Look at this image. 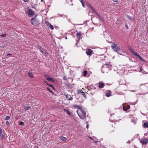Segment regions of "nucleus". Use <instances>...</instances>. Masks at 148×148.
<instances>
[{
	"label": "nucleus",
	"instance_id": "nucleus-1",
	"mask_svg": "<svg viewBox=\"0 0 148 148\" xmlns=\"http://www.w3.org/2000/svg\"><path fill=\"white\" fill-rule=\"evenodd\" d=\"M78 115L81 119H84L86 117V113L82 108H80L77 111Z\"/></svg>",
	"mask_w": 148,
	"mask_h": 148
},
{
	"label": "nucleus",
	"instance_id": "nucleus-23",
	"mask_svg": "<svg viewBox=\"0 0 148 148\" xmlns=\"http://www.w3.org/2000/svg\"><path fill=\"white\" fill-rule=\"evenodd\" d=\"M109 93H107L106 94V96L107 97H109L110 96V93H111V91L110 90L109 91Z\"/></svg>",
	"mask_w": 148,
	"mask_h": 148
},
{
	"label": "nucleus",
	"instance_id": "nucleus-36",
	"mask_svg": "<svg viewBox=\"0 0 148 148\" xmlns=\"http://www.w3.org/2000/svg\"><path fill=\"white\" fill-rule=\"evenodd\" d=\"M82 5L84 7H85V5H84V3H82Z\"/></svg>",
	"mask_w": 148,
	"mask_h": 148
},
{
	"label": "nucleus",
	"instance_id": "nucleus-49",
	"mask_svg": "<svg viewBox=\"0 0 148 148\" xmlns=\"http://www.w3.org/2000/svg\"><path fill=\"white\" fill-rule=\"evenodd\" d=\"M90 138L91 139H92V137H90Z\"/></svg>",
	"mask_w": 148,
	"mask_h": 148
},
{
	"label": "nucleus",
	"instance_id": "nucleus-27",
	"mask_svg": "<svg viewBox=\"0 0 148 148\" xmlns=\"http://www.w3.org/2000/svg\"><path fill=\"white\" fill-rule=\"evenodd\" d=\"M10 118V116L8 115L6 116L5 119V120H8Z\"/></svg>",
	"mask_w": 148,
	"mask_h": 148
},
{
	"label": "nucleus",
	"instance_id": "nucleus-25",
	"mask_svg": "<svg viewBox=\"0 0 148 148\" xmlns=\"http://www.w3.org/2000/svg\"><path fill=\"white\" fill-rule=\"evenodd\" d=\"M0 135L2 137H3L4 136L2 134V131L1 129L0 128Z\"/></svg>",
	"mask_w": 148,
	"mask_h": 148
},
{
	"label": "nucleus",
	"instance_id": "nucleus-32",
	"mask_svg": "<svg viewBox=\"0 0 148 148\" xmlns=\"http://www.w3.org/2000/svg\"><path fill=\"white\" fill-rule=\"evenodd\" d=\"M44 82L45 83H46V84L47 85H48H48H49V84L46 81H44Z\"/></svg>",
	"mask_w": 148,
	"mask_h": 148
},
{
	"label": "nucleus",
	"instance_id": "nucleus-46",
	"mask_svg": "<svg viewBox=\"0 0 148 148\" xmlns=\"http://www.w3.org/2000/svg\"><path fill=\"white\" fill-rule=\"evenodd\" d=\"M80 2H81L82 3H84V2H83L82 0H81L80 1Z\"/></svg>",
	"mask_w": 148,
	"mask_h": 148
},
{
	"label": "nucleus",
	"instance_id": "nucleus-48",
	"mask_svg": "<svg viewBox=\"0 0 148 148\" xmlns=\"http://www.w3.org/2000/svg\"><path fill=\"white\" fill-rule=\"evenodd\" d=\"M130 143V141H128V142H127V143Z\"/></svg>",
	"mask_w": 148,
	"mask_h": 148
},
{
	"label": "nucleus",
	"instance_id": "nucleus-14",
	"mask_svg": "<svg viewBox=\"0 0 148 148\" xmlns=\"http://www.w3.org/2000/svg\"><path fill=\"white\" fill-rule=\"evenodd\" d=\"M60 138L63 141H66L67 140L66 138L63 136L60 137Z\"/></svg>",
	"mask_w": 148,
	"mask_h": 148
},
{
	"label": "nucleus",
	"instance_id": "nucleus-3",
	"mask_svg": "<svg viewBox=\"0 0 148 148\" xmlns=\"http://www.w3.org/2000/svg\"><path fill=\"white\" fill-rule=\"evenodd\" d=\"M44 76L49 81H51L53 82H54V80L53 78L51 77L49 75H45Z\"/></svg>",
	"mask_w": 148,
	"mask_h": 148
},
{
	"label": "nucleus",
	"instance_id": "nucleus-18",
	"mask_svg": "<svg viewBox=\"0 0 148 148\" xmlns=\"http://www.w3.org/2000/svg\"><path fill=\"white\" fill-rule=\"evenodd\" d=\"M79 93H82V95H83V96H84L85 97V98H86V95H85L84 92H83V91H82V90H80V91L79 92Z\"/></svg>",
	"mask_w": 148,
	"mask_h": 148
},
{
	"label": "nucleus",
	"instance_id": "nucleus-47",
	"mask_svg": "<svg viewBox=\"0 0 148 148\" xmlns=\"http://www.w3.org/2000/svg\"><path fill=\"white\" fill-rule=\"evenodd\" d=\"M141 71H142V69H140V70L139 71V72H141Z\"/></svg>",
	"mask_w": 148,
	"mask_h": 148
},
{
	"label": "nucleus",
	"instance_id": "nucleus-9",
	"mask_svg": "<svg viewBox=\"0 0 148 148\" xmlns=\"http://www.w3.org/2000/svg\"><path fill=\"white\" fill-rule=\"evenodd\" d=\"M66 97L68 100L72 101L73 100L72 98L71 97V96L69 95H66Z\"/></svg>",
	"mask_w": 148,
	"mask_h": 148
},
{
	"label": "nucleus",
	"instance_id": "nucleus-35",
	"mask_svg": "<svg viewBox=\"0 0 148 148\" xmlns=\"http://www.w3.org/2000/svg\"><path fill=\"white\" fill-rule=\"evenodd\" d=\"M6 35V34H2L1 36L2 37H4Z\"/></svg>",
	"mask_w": 148,
	"mask_h": 148
},
{
	"label": "nucleus",
	"instance_id": "nucleus-24",
	"mask_svg": "<svg viewBox=\"0 0 148 148\" xmlns=\"http://www.w3.org/2000/svg\"><path fill=\"white\" fill-rule=\"evenodd\" d=\"M123 107V110H124L125 111H126L127 110V108H126L125 107V106L123 104L122 105Z\"/></svg>",
	"mask_w": 148,
	"mask_h": 148
},
{
	"label": "nucleus",
	"instance_id": "nucleus-21",
	"mask_svg": "<svg viewBox=\"0 0 148 148\" xmlns=\"http://www.w3.org/2000/svg\"><path fill=\"white\" fill-rule=\"evenodd\" d=\"M30 107V106H24V108L26 110H29Z\"/></svg>",
	"mask_w": 148,
	"mask_h": 148
},
{
	"label": "nucleus",
	"instance_id": "nucleus-26",
	"mask_svg": "<svg viewBox=\"0 0 148 148\" xmlns=\"http://www.w3.org/2000/svg\"><path fill=\"white\" fill-rule=\"evenodd\" d=\"M87 71H84L83 72V75L84 76H85L87 74Z\"/></svg>",
	"mask_w": 148,
	"mask_h": 148
},
{
	"label": "nucleus",
	"instance_id": "nucleus-4",
	"mask_svg": "<svg viewBox=\"0 0 148 148\" xmlns=\"http://www.w3.org/2000/svg\"><path fill=\"white\" fill-rule=\"evenodd\" d=\"M140 142L142 144L145 145L148 143V140L145 138H143L141 139Z\"/></svg>",
	"mask_w": 148,
	"mask_h": 148
},
{
	"label": "nucleus",
	"instance_id": "nucleus-37",
	"mask_svg": "<svg viewBox=\"0 0 148 148\" xmlns=\"http://www.w3.org/2000/svg\"><path fill=\"white\" fill-rule=\"evenodd\" d=\"M129 50L132 53V50H134L132 49H129Z\"/></svg>",
	"mask_w": 148,
	"mask_h": 148
},
{
	"label": "nucleus",
	"instance_id": "nucleus-38",
	"mask_svg": "<svg viewBox=\"0 0 148 148\" xmlns=\"http://www.w3.org/2000/svg\"><path fill=\"white\" fill-rule=\"evenodd\" d=\"M86 87L88 89V90H90V89L89 87L88 86H87V87Z\"/></svg>",
	"mask_w": 148,
	"mask_h": 148
},
{
	"label": "nucleus",
	"instance_id": "nucleus-31",
	"mask_svg": "<svg viewBox=\"0 0 148 148\" xmlns=\"http://www.w3.org/2000/svg\"><path fill=\"white\" fill-rule=\"evenodd\" d=\"M138 57L140 60H142L143 61H144V60L139 55V56H138Z\"/></svg>",
	"mask_w": 148,
	"mask_h": 148
},
{
	"label": "nucleus",
	"instance_id": "nucleus-29",
	"mask_svg": "<svg viewBox=\"0 0 148 148\" xmlns=\"http://www.w3.org/2000/svg\"><path fill=\"white\" fill-rule=\"evenodd\" d=\"M105 65H106L108 67H109L111 66L110 64H109L108 63L106 64Z\"/></svg>",
	"mask_w": 148,
	"mask_h": 148
},
{
	"label": "nucleus",
	"instance_id": "nucleus-19",
	"mask_svg": "<svg viewBox=\"0 0 148 148\" xmlns=\"http://www.w3.org/2000/svg\"><path fill=\"white\" fill-rule=\"evenodd\" d=\"M76 35L77 37L80 38L81 35V32H79L77 33Z\"/></svg>",
	"mask_w": 148,
	"mask_h": 148
},
{
	"label": "nucleus",
	"instance_id": "nucleus-41",
	"mask_svg": "<svg viewBox=\"0 0 148 148\" xmlns=\"http://www.w3.org/2000/svg\"><path fill=\"white\" fill-rule=\"evenodd\" d=\"M125 27L127 29H128V26L127 25H125Z\"/></svg>",
	"mask_w": 148,
	"mask_h": 148
},
{
	"label": "nucleus",
	"instance_id": "nucleus-6",
	"mask_svg": "<svg viewBox=\"0 0 148 148\" xmlns=\"http://www.w3.org/2000/svg\"><path fill=\"white\" fill-rule=\"evenodd\" d=\"M86 52L87 55L89 56L91 55L92 54V51L90 49L86 50Z\"/></svg>",
	"mask_w": 148,
	"mask_h": 148
},
{
	"label": "nucleus",
	"instance_id": "nucleus-13",
	"mask_svg": "<svg viewBox=\"0 0 148 148\" xmlns=\"http://www.w3.org/2000/svg\"><path fill=\"white\" fill-rule=\"evenodd\" d=\"M28 75L31 78H33L34 77L32 73L29 72L28 73Z\"/></svg>",
	"mask_w": 148,
	"mask_h": 148
},
{
	"label": "nucleus",
	"instance_id": "nucleus-43",
	"mask_svg": "<svg viewBox=\"0 0 148 148\" xmlns=\"http://www.w3.org/2000/svg\"><path fill=\"white\" fill-rule=\"evenodd\" d=\"M12 55V54H7V56H11Z\"/></svg>",
	"mask_w": 148,
	"mask_h": 148
},
{
	"label": "nucleus",
	"instance_id": "nucleus-34",
	"mask_svg": "<svg viewBox=\"0 0 148 148\" xmlns=\"http://www.w3.org/2000/svg\"><path fill=\"white\" fill-rule=\"evenodd\" d=\"M9 124V123L8 121H6V125H8Z\"/></svg>",
	"mask_w": 148,
	"mask_h": 148
},
{
	"label": "nucleus",
	"instance_id": "nucleus-20",
	"mask_svg": "<svg viewBox=\"0 0 148 148\" xmlns=\"http://www.w3.org/2000/svg\"><path fill=\"white\" fill-rule=\"evenodd\" d=\"M144 126L145 127L147 128L148 127V123L147 122H146L144 123Z\"/></svg>",
	"mask_w": 148,
	"mask_h": 148
},
{
	"label": "nucleus",
	"instance_id": "nucleus-50",
	"mask_svg": "<svg viewBox=\"0 0 148 148\" xmlns=\"http://www.w3.org/2000/svg\"><path fill=\"white\" fill-rule=\"evenodd\" d=\"M65 39H67V37H65Z\"/></svg>",
	"mask_w": 148,
	"mask_h": 148
},
{
	"label": "nucleus",
	"instance_id": "nucleus-28",
	"mask_svg": "<svg viewBox=\"0 0 148 148\" xmlns=\"http://www.w3.org/2000/svg\"><path fill=\"white\" fill-rule=\"evenodd\" d=\"M73 108H79V106L77 105H73Z\"/></svg>",
	"mask_w": 148,
	"mask_h": 148
},
{
	"label": "nucleus",
	"instance_id": "nucleus-51",
	"mask_svg": "<svg viewBox=\"0 0 148 148\" xmlns=\"http://www.w3.org/2000/svg\"><path fill=\"white\" fill-rule=\"evenodd\" d=\"M135 91L134 90V91H132V92H135Z\"/></svg>",
	"mask_w": 148,
	"mask_h": 148
},
{
	"label": "nucleus",
	"instance_id": "nucleus-5",
	"mask_svg": "<svg viewBox=\"0 0 148 148\" xmlns=\"http://www.w3.org/2000/svg\"><path fill=\"white\" fill-rule=\"evenodd\" d=\"M45 24L49 28H50L51 29L53 30L54 29L53 26L51 25L47 21H45Z\"/></svg>",
	"mask_w": 148,
	"mask_h": 148
},
{
	"label": "nucleus",
	"instance_id": "nucleus-42",
	"mask_svg": "<svg viewBox=\"0 0 148 148\" xmlns=\"http://www.w3.org/2000/svg\"><path fill=\"white\" fill-rule=\"evenodd\" d=\"M52 88L53 90H55V88H54V87L52 86L51 87Z\"/></svg>",
	"mask_w": 148,
	"mask_h": 148
},
{
	"label": "nucleus",
	"instance_id": "nucleus-12",
	"mask_svg": "<svg viewBox=\"0 0 148 148\" xmlns=\"http://www.w3.org/2000/svg\"><path fill=\"white\" fill-rule=\"evenodd\" d=\"M126 17L127 18L130 19L131 21H133L134 20V18L128 15H126Z\"/></svg>",
	"mask_w": 148,
	"mask_h": 148
},
{
	"label": "nucleus",
	"instance_id": "nucleus-54",
	"mask_svg": "<svg viewBox=\"0 0 148 148\" xmlns=\"http://www.w3.org/2000/svg\"><path fill=\"white\" fill-rule=\"evenodd\" d=\"M43 1V0H41V1Z\"/></svg>",
	"mask_w": 148,
	"mask_h": 148
},
{
	"label": "nucleus",
	"instance_id": "nucleus-45",
	"mask_svg": "<svg viewBox=\"0 0 148 148\" xmlns=\"http://www.w3.org/2000/svg\"><path fill=\"white\" fill-rule=\"evenodd\" d=\"M86 127L87 128H88V124H87Z\"/></svg>",
	"mask_w": 148,
	"mask_h": 148
},
{
	"label": "nucleus",
	"instance_id": "nucleus-22",
	"mask_svg": "<svg viewBox=\"0 0 148 148\" xmlns=\"http://www.w3.org/2000/svg\"><path fill=\"white\" fill-rule=\"evenodd\" d=\"M64 111L66 113V114H68L69 115H71V113L70 112L67 110H64Z\"/></svg>",
	"mask_w": 148,
	"mask_h": 148
},
{
	"label": "nucleus",
	"instance_id": "nucleus-52",
	"mask_svg": "<svg viewBox=\"0 0 148 148\" xmlns=\"http://www.w3.org/2000/svg\"><path fill=\"white\" fill-rule=\"evenodd\" d=\"M131 121H132V122H134V121L133 120Z\"/></svg>",
	"mask_w": 148,
	"mask_h": 148
},
{
	"label": "nucleus",
	"instance_id": "nucleus-39",
	"mask_svg": "<svg viewBox=\"0 0 148 148\" xmlns=\"http://www.w3.org/2000/svg\"><path fill=\"white\" fill-rule=\"evenodd\" d=\"M25 2H27L29 0H23Z\"/></svg>",
	"mask_w": 148,
	"mask_h": 148
},
{
	"label": "nucleus",
	"instance_id": "nucleus-2",
	"mask_svg": "<svg viewBox=\"0 0 148 148\" xmlns=\"http://www.w3.org/2000/svg\"><path fill=\"white\" fill-rule=\"evenodd\" d=\"M111 47L116 52H119L120 50V47L117 45L113 44L111 45Z\"/></svg>",
	"mask_w": 148,
	"mask_h": 148
},
{
	"label": "nucleus",
	"instance_id": "nucleus-15",
	"mask_svg": "<svg viewBox=\"0 0 148 148\" xmlns=\"http://www.w3.org/2000/svg\"><path fill=\"white\" fill-rule=\"evenodd\" d=\"M90 8L92 9V10L95 12L98 16H99V14L95 11L91 5H89Z\"/></svg>",
	"mask_w": 148,
	"mask_h": 148
},
{
	"label": "nucleus",
	"instance_id": "nucleus-40",
	"mask_svg": "<svg viewBox=\"0 0 148 148\" xmlns=\"http://www.w3.org/2000/svg\"><path fill=\"white\" fill-rule=\"evenodd\" d=\"M48 86H49L50 87H51L53 85H52L51 84H49Z\"/></svg>",
	"mask_w": 148,
	"mask_h": 148
},
{
	"label": "nucleus",
	"instance_id": "nucleus-17",
	"mask_svg": "<svg viewBox=\"0 0 148 148\" xmlns=\"http://www.w3.org/2000/svg\"><path fill=\"white\" fill-rule=\"evenodd\" d=\"M47 90L49 92H51V93H52L53 94H54V93L50 89V88L48 87H47Z\"/></svg>",
	"mask_w": 148,
	"mask_h": 148
},
{
	"label": "nucleus",
	"instance_id": "nucleus-53",
	"mask_svg": "<svg viewBox=\"0 0 148 148\" xmlns=\"http://www.w3.org/2000/svg\"><path fill=\"white\" fill-rule=\"evenodd\" d=\"M114 57H113V59H114Z\"/></svg>",
	"mask_w": 148,
	"mask_h": 148
},
{
	"label": "nucleus",
	"instance_id": "nucleus-16",
	"mask_svg": "<svg viewBox=\"0 0 148 148\" xmlns=\"http://www.w3.org/2000/svg\"><path fill=\"white\" fill-rule=\"evenodd\" d=\"M132 53H133L135 56H139V55L137 53L134 51V50H132Z\"/></svg>",
	"mask_w": 148,
	"mask_h": 148
},
{
	"label": "nucleus",
	"instance_id": "nucleus-8",
	"mask_svg": "<svg viewBox=\"0 0 148 148\" xmlns=\"http://www.w3.org/2000/svg\"><path fill=\"white\" fill-rule=\"evenodd\" d=\"M33 11L31 9H29L28 10L27 13L28 15L30 16H32L34 14Z\"/></svg>",
	"mask_w": 148,
	"mask_h": 148
},
{
	"label": "nucleus",
	"instance_id": "nucleus-7",
	"mask_svg": "<svg viewBox=\"0 0 148 148\" xmlns=\"http://www.w3.org/2000/svg\"><path fill=\"white\" fill-rule=\"evenodd\" d=\"M31 22L33 25H35L37 24V21L35 18H33L32 19Z\"/></svg>",
	"mask_w": 148,
	"mask_h": 148
},
{
	"label": "nucleus",
	"instance_id": "nucleus-11",
	"mask_svg": "<svg viewBox=\"0 0 148 148\" xmlns=\"http://www.w3.org/2000/svg\"><path fill=\"white\" fill-rule=\"evenodd\" d=\"M39 48L41 52L44 53L45 55L47 54L46 52L45 51L44 49L42 48L41 47H39Z\"/></svg>",
	"mask_w": 148,
	"mask_h": 148
},
{
	"label": "nucleus",
	"instance_id": "nucleus-44",
	"mask_svg": "<svg viewBox=\"0 0 148 148\" xmlns=\"http://www.w3.org/2000/svg\"><path fill=\"white\" fill-rule=\"evenodd\" d=\"M114 1L115 2H118V0H114Z\"/></svg>",
	"mask_w": 148,
	"mask_h": 148
},
{
	"label": "nucleus",
	"instance_id": "nucleus-33",
	"mask_svg": "<svg viewBox=\"0 0 148 148\" xmlns=\"http://www.w3.org/2000/svg\"><path fill=\"white\" fill-rule=\"evenodd\" d=\"M130 106L129 105H127V110L129 109H130Z\"/></svg>",
	"mask_w": 148,
	"mask_h": 148
},
{
	"label": "nucleus",
	"instance_id": "nucleus-30",
	"mask_svg": "<svg viewBox=\"0 0 148 148\" xmlns=\"http://www.w3.org/2000/svg\"><path fill=\"white\" fill-rule=\"evenodd\" d=\"M19 124L21 125H23L24 124V123L23 122H20Z\"/></svg>",
	"mask_w": 148,
	"mask_h": 148
},
{
	"label": "nucleus",
	"instance_id": "nucleus-10",
	"mask_svg": "<svg viewBox=\"0 0 148 148\" xmlns=\"http://www.w3.org/2000/svg\"><path fill=\"white\" fill-rule=\"evenodd\" d=\"M104 84L103 83H101L100 82L99 83V88H102L104 87Z\"/></svg>",
	"mask_w": 148,
	"mask_h": 148
}]
</instances>
